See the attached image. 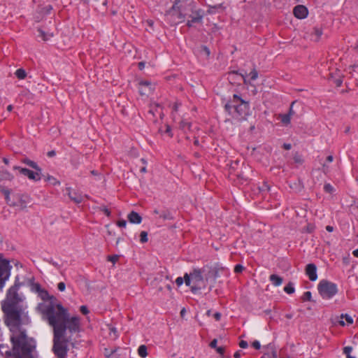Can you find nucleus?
<instances>
[{
    "mask_svg": "<svg viewBox=\"0 0 358 358\" xmlns=\"http://www.w3.org/2000/svg\"><path fill=\"white\" fill-rule=\"evenodd\" d=\"M48 300L50 303L42 313L53 329L52 351L57 358H66L69 346H76L73 336L80 331V318L78 316L70 317L67 310L61 303H55L56 298Z\"/></svg>",
    "mask_w": 358,
    "mask_h": 358,
    "instance_id": "nucleus-1",
    "label": "nucleus"
},
{
    "mask_svg": "<svg viewBox=\"0 0 358 358\" xmlns=\"http://www.w3.org/2000/svg\"><path fill=\"white\" fill-rule=\"evenodd\" d=\"M22 315L17 321L10 320L3 315L4 323L12 333L10 337L12 349L6 350V355L13 358H36L34 352L36 350V342L34 338L27 335L25 329L21 328L23 325L30 324L31 320L28 313Z\"/></svg>",
    "mask_w": 358,
    "mask_h": 358,
    "instance_id": "nucleus-2",
    "label": "nucleus"
},
{
    "mask_svg": "<svg viewBox=\"0 0 358 358\" xmlns=\"http://www.w3.org/2000/svg\"><path fill=\"white\" fill-rule=\"evenodd\" d=\"M22 285V283L20 282V278L17 275L14 285L8 289L5 299L1 303L3 315L8 316L10 320L18 321L23 313H28L26 310L27 306L21 304L22 298L18 294Z\"/></svg>",
    "mask_w": 358,
    "mask_h": 358,
    "instance_id": "nucleus-3",
    "label": "nucleus"
},
{
    "mask_svg": "<svg viewBox=\"0 0 358 358\" xmlns=\"http://www.w3.org/2000/svg\"><path fill=\"white\" fill-rule=\"evenodd\" d=\"M318 292L323 299H329L338 292L337 285L327 280H322L317 285Z\"/></svg>",
    "mask_w": 358,
    "mask_h": 358,
    "instance_id": "nucleus-4",
    "label": "nucleus"
},
{
    "mask_svg": "<svg viewBox=\"0 0 358 358\" xmlns=\"http://www.w3.org/2000/svg\"><path fill=\"white\" fill-rule=\"evenodd\" d=\"M204 271V269L194 268L189 273L193 282V285L191 286V292L194 294H197L202 287L204 288L206 287L202 275V273Z\"/></svg>",
    "mask_w": 358,
    "mask_h": 358,
    "instance_id": "nucleus-5",
    "label": "nucleus"
},
{
    "mask_svg": "<svg viewBox=\"0 0 358 358\" xmlns=\"http://www.w3.org/2000/svg\"><path fill=\"white\" fill-rule=\"evenodd\" d=\"M11 268L10 261L0 256V291L3 290L6 282L9 279Z\"/></svg>",
    "mask_w": 358,
    "mask_h": 358,
    "instance_id": "nucleus-6",
    "label": "nucleus"
},
{
    "mask_svg": "<svg viewBox=\"0 0 358 358\" xmlns=\"http://www.w3.org/2000/svg\"><path fill=\"white\" fill-rule=\"evenodd\" d=\"M233 102H234V112L238 116L243 117L249 114L250 104L248 102L244 101L237 94H234Z\"/></svg>",
    "mask_w": 358,
    "mask_h": 358,
    "instance_id": "nucleus-7",
    "label": "nucleus"
},
{
    "mask_svg": "<svg viewBox=\"0 0 358 358\" xmlns=\"http://www.w3.org/2000/svg\"><path fill=\"white\" fill-rule=\"evenodd\" d=\"M13 169L18 170L21 174L27 176L28 178L30 180L38 181L41 179V172L40 173L39 171H36V172H34L33 171H31L27 168H22L18 166H13Z\"/></svg>",
    "mask_w": 358,
    "mask_h": 358,
    "instance_id": "nucleus-8",
    "label": "nucleus"
},
{
    "mask_svg": "<svg viewBox=\"0 0 358 358\" xmlns=\"http://www.w3.org/2000/svg\"><path fill=\"white\" fill-rule=\"evenodd\" d=\"M138 92L141 96H148L154 90L152 83L148 80L141 81L139 83Z\"/></svg>",
    "mask_w": 358,
    "mask_h": 358,
    "instance_id": "nucleus-9",
    "label": "nucleus"
},
{
    "mask_svg": "<svg viewBox=\"0 0 358 358\" xmlns=\"http://www.w3.org/2000/svg\"><path fill=\"white\" fill-rule=\"evenodd\" d=\"M294 15L298 19H304L308 14V8L303 5H297L294 8Z\"/></svg>",
    "mask_w": 358,
    "mask_h": 358,
    "instance_id": "nucleus-10",
    "label": "nucleus"
},
{
    "mask_svg": "<svg viewBox=\"0 0 358 358\" xmlns=\"http://www.w3.org/2000/svg\"><path fill=\"white\" fill-rule=\"evenodd\" d=\"M305 271L310 280L315 281L317 279V266L315 264L310 263L307 264Z\"/></svg>",
    "mask_w": 358,
    "mask_h": 358,
    "instance_id": "nucleus-11",
    "label": "nucleus"
},
{
    "mask_svg": "<svg viewBox=\"0 0 358 358\" xmlns=\"http://www.w3.org/2000/svg\"><path fill=\"white\" fill-rule=\"evenodd\" d=\"M66 192L70 199L76 203H80L83 201V196L77 191L71 189V187H67Z\"/></svg>",
    "mask_w": 358,
    "mask_h": 358,
    "instance_id": "nucleus-12",
    "label": "nucleus"
},
{
    "mask_svg": "<svg viewBox=\"0 0 358 358\" xmlns=\"http://www.w3.org/2000/svg\"><path fill=\"white\" fill-rule=\"evenodd\" d=\"M17 201L10 204L13 206H19L22 210L27 207V204L29 202V198L27 195H17Z\"/></svg>",
    "mask_w": 358,
    "mask_h": 358,
    "instance_id": "nucleus-13",
    "label": "nucleus"
},
{
    "mask_svg": "<svg viewBox=\"0 0 358 358\" xmlns=\"http://www.w3.org/2000/svg\"><path fill=\"white\" fill-rule=\"evenodd\" d=\"M236 77L238 78L239 80H243L244 84L248 83V81L244 75H243L241 73H238L237 71H235L229 73L228 80L231 83H232V82L236 83Z\"/></svg>",
    "mask_w": 358,
    "mask_h": 358,
    "instance_id": "nucleus-14",
    "label": "nucleus"
},
{
    "mask_svg": "<svg viewBox=\"0 0 358 358\" xmlns=\"http://www.w3.org/2000/svg\"><path fill=\"white\" fill-rule=\"evenodd\" d=\"M128 220L132 224H140L142 222V217L136 211L132 210L127 215Z\"/></svg>",
    "mask_w": 358,
    "mask_h": 358,
    "instance_id": "nucleus-15",
    "label": "nucleus"
},
{
    "mask_svg": "<svg viewBox=\"0 0 358 358\" xmlns=\"http://www.w3.org/2000/svg\"><path fill=\"white\" fill-rule=\"evenodd\" d=\"M160 218L163 220H174L173 213L170 209L163 208L160 213Z\"/></svg>",
    "mask_w": 358,
    "mask_h": 358,
    "instance_id": "nucleus-16",
    "label": "nucleus"
},
{
    "mask_svg": "<svg viewBox=\"0 0 358 358\" xmlns=\"http://www.w3.org/2000/svg\"><path fill=\"white\" fill-rule=\"evenodd\" d=\"M21 162L27 164L29 167L35 169L36 171H39L40 173L42 171V169L38 166V164L35 162L28 158H23L21 159Z\"/></svg>",
    "mask_w": 358,
    "mask_h": 358,
    "instance_id": "nucleus-17",
    "label": "nucleus"
},
{
    "mask_svg": "<svg viewBox=\"0 0 358 358\" xmlns=\"http://www.w3.org/2000/svg\"><path fill=\"white\" fill-rule=\"evenodd\" d=\"M191 20H188L187 22V25L189 27H191L192 26L193 23H199L201 22L203 18V15L200 14L199 12H196V15L194 16H190Z\"/></svg>",
    "mask_w": 358,
    "mask_h": 358,
    "instance_id": "nucleus-18",
    "label": "nucleus"
},
{
    "mask_svg": "<svg viewBox=\"0 0 358 358\" xmlns=\"http://www.w3.org/2000/svg\"><path fill=\"white\" fill-rule=\"evenodd\" d=\"M269 280L274 286H279L282 284L283 279L276 274H272L269 276Z\"/></svg>",
    "mask_w": 358,
    "mask_h": 358,
    "instance_id": "nucleus-19",
    "label": "nucleus"
},
{
    "mask_svg": "<svg viewBox=\"0 0 358 358\" xmlns=\"http://www.w3.org/2000/svg\"><path fill=\"white\" fill-rule=\"evenodd\" d=\"M38 296L43 300V301H48V299H55V297L54 296H50L48 293V292L44 289H41L38 292Z\"/></svg>",
    "mask_w": 358,
    "mask_h": 358,
    "instance_id": "nucleus-20",
    "label": "nucleus"
},
{
    "mask_svg": "<svg viewBox=\"0 0 358 358\" xmlns=\"http://www.w3.org/2000/svg\"><path fill=\"white\" fill-rule=\"evenodd\" d=\"M290 187L294 189L296 192H301L303 189V185L301 180L299 179L297 182L290 185Z\"/></svg>",
    "mask_w": 358,
    "mask_h": 358,
    "instance_id": "nucleus-21",
    "label": "nucleus"
},
{
    "mask_svg": "<svg viewBox=\"0 0 358 358\" xmlns=\"http://www.w3.org/2000/svg\"><path fill=\"white\" fill-rule=\"evenodd\" d=\"M199 52L201 55H205L206 57L208 58L210 56V51L209 48L206 45H201L199 48Z\"/></svg>",
    "mask_w": 358,
    "mask_h": 358,
    "instance_id": "nucleus-22",
    "label": "nucleus"
},
{
    "mask_svg": "<svg viewBox=\"0 0 358 358\" xmlns=\"http://www.w3.org/2000/svg\"><path fill=\"white\" fill-rule=\"evenodd\" d=\"M38 31L39 32L38 36L41 37L43 41H48L50 37L53 36L52 34L46 33L43 30H42L41 28L38 29Z\"/></svg>",
    "mask_w": 358,
    "mask_h": 358,
    "instance_id": "nucleus-23",
    "label": "nucleus"
},
{
    "mask_svg": "<svg viewBox=\"0 0 358 358\" xmlns=\"http://www.w3.org/2000/svg\"><path fill=\"white\" fill-rule=\"evenodd\" d=\"M15 75L16 76V77L20 79V80H22V79H24L27 76V73L25 71L24 69H18L15 73Z\"/></svg>",
    "mask_w": 358,
    "mask_h": 358,
    "instance_id": "nucleus-24",
    "label": "nucleus"
},
{
    "mask_svg": "<svg viewBox=\"0 0 358 358\" xmlns=\"http://www.w3.org/2000/svg\"><path fill=\"white\" fill-rule=\"evenodd\" d=\"M147 347L145 345H141L138 349V355L145 358L148 355Z\"/></svg>",
    "mask_w": 358,
    "mask_h": 358,
    "instance_id": "nucleus-25",
    "label": "nucleus"
},
{
    "mask_svg": "<svg viewBox=\"0 0 358 358\" xmlns=\"http://www.w3.org/2000/svg\"><path fill=\"white\" fill-rule=\"evenodd\" d=\"M284 291L289 294H293L295 292L294 284L289 282L285 287Z\"/></svg>",
    "mask_w": 358,
    "mask_h": 358,
    "instance_id": "nucleus-26",
    "label": "nucleus"
},
{
    "mask_svg": "<svg viewBox=\"0 0 358 358\" xmlns=\"http://www.w3.org/2000/svg\"><path fill=\"white\" fill-rule=\"evenodd\" d=\"M224 109L229 115L232 114L231 109H234V102H233V100L225 104Z\"/></svg>",
    "mask_w": 358,
    "mask_h": 358,
    "instance_id": "nucleus-27",
    "label": "nucleus"
},
{
    "mask_svg": "<svg viewBox=\"0 0 358 358\" xmlns=\"http://www.w3.org/2000/svg\"><path fill=\"white\" fill-rule=\"evenodd\" d=\"M301 300L303 301H314L312 299V294H311V292L310 291H307V292L303 293V296H301Z\"/></svg>",
    "mask_w": 358,
    "mask_h": 358,
    "instance_id": "nucleus-28",
    "label": "nucleus"
},
{
    "mask_svg": "<svg viewBox=\"0 0 358 358\" xmlns=\"http://www.w3.org/2000/svg\"><path fill=\"white\" fill-rule=\"evenodd\" d=\"M280 117H281V122L284 124L287 125L290 123L291 117L289 116V115H287V114L280 115Z\"/></svg>",
    "mask_w": 358,
    "mask_h": 358,
    "instance_id": "nucleus-29",
    "label": "nucleus"
},
{
    "mask_svg": "<svg viewBox=\"0 0 358 358\" xmlns=\"http://www.w3.org/2000/svg\"><path fill=\"white\" fill-rule=\"evenodd\" d=\"M352 350V348L351 346H347L343 348V353L346 355L347 358H356L350 355Z\"/></svg>",
    "mask_w": 358,
    "mask_h": 358,
    "instance_id": "nucleus-30",
    "label": "nucleus"
},
{
    "mask_svg": "<svg viewBox=\"0 0 358 358\" xmlns=\"http://www.w3.org/2000/svg\"><path fill=\"white\" fill-rule=\"evenodd\" d=\"M183 278H184L185 285L187 286H189L191 287V283L192 282V280L191 279L190 273H185Z\"/></svg>",
    "mask_w": 358,
    "mask_h": 358,
    "instance_id": "nucleus-31",
    "label": "nucleus"
},
{
    "mask_svg": "<svg viewBox=\"0 0 358 358\" xmlns=\"http://www.w3.org/2000/svg\"><path fill=\"white\" fill-rule=\"evenodd\" d=\"M148 233L145 231H143L140 234V241L142 243H145L148 242Z\"/></svg>",
    "mask_w": 358,
    "mask_h": 358,
    "instance_id": "nucleus-32",
    "label": "nucleus"
},
{
    "mask_svg": "<svg viewBox=\"0 0 358 358\" xmlns=\"http://www.w3.org/2000/svg\"><path fill=\"white\" fill-rule=\"evenodd\" d=\"M3 348H7V346L0 344V358H13V357H7L6 355V351H3Z\"/></svg>",
    "mask_w": 358,
    "mask_h": 358,
    "instance_id": "nucleus-33",
    "label": "nucleus"
},
{
    "mask_svg": "<svg viewBox=\"0 0 358 358\" xmlns=\"http://www.w3.org/2000/svg\"><path fill=\"white\" fill-rule=\"evenodd\" d=\"M324 189L326 192L329 193V194H331L334 192V187L329 183H326L324 185Z\"/></svg>",
    "mask_w": 358,
    "mask_h": 358,
    "instance_id": "nucleus-34",
    "label": "nucleus"
},
{
    "mask_svg": "<svg viewBox=\"0 0 358 358\" xmlns=\"http://www.w3.org/2000/svg\"><path fill=\"white\" fill-rule=\"evenodd\" d=\"M42 289L39 283L31 282V290L36 292H38Z\"/></svg>",
    "mask_w": 358,
    "mask_h": 358,
    "instance_id": "nucleus-35",
    "label": "nucleus"
},
{
    "mask_svg": "<svg viewBox=\"0 0 358 358\" xmlns=\"http://www.w3.org/2000/svg\"><path fill=\"white\" fill-rule=\"evenodd\" d=\"M106 356L107 358H118V356L116 354V350H111L110 353L107 352V349H106Z\"/></svg>",
    "mask_w": 358,
    "mask_h": 358,
    "instance_id": "nucleus-36",
    "label": "nucleus"
},
{
    "mask_svg": "<svg viewBox=\"0 0 358 358\" xmlns=\"http://www.w3.org/2000/svg\"><path fill=\"white\" fill-rule=\"evenodd\" d=\"M259 189L260 192L269 191L270 186L268 185V184L266 182H264L262 183V186H260L259 187Z\"/></svg>",
    "mask_w": 358,
    "mask_h": 358,
    "instance_id": "nucleus-37",
    "label": "nucleus"
},
{
    "mask_svg": "<svg viewBox=\"0 0 358 358\" xmlns=\"http://www.w3.org/2000/svg\"><path fill=\"white\" fill-rule=\"evenodd\" d=\"M45 180L51 182L53 185L59 184V182L57 180V179L55 178L53 176H48Z\"/></svg>",
    "mask_w": 358,
    "mask_h": 358,
    "instance_id": "nucleus-38",
    "label": "nucleus"
},
{
    "mask_svg": "<svg viewBox=\"0 0 358 358\" xmlns=\"http://www.w3.org/2000/svg\"><path fill=\"white\" fill-rule=\"evenodd\" d=\"M250 79L252 80H255L258 77L257 71L254 68L250 73Z\"/></svg>",
    "mask_w": 358,
    "mask_h": 358,
    "instance_id": "nucleus-39",
    "label": "nucleus"
},
{
    "mask_svg": "<svg viewBox=\"0 0 358 358\" xmlns=\"http://www.w3.org/2000/svg\"><path fill=\"white\" fill-rule=\"evenodd\" d=\"M341 318H345L346 322L348 323V324H352L353 323V319L351 316H350L348 314H342L341 315Z\"/></svg>",
    "mask_w": 358,
    "mask_h": 358,
    "instance_id": "nucleus-40",
    "label": "nucleus"
},
{
    "mask_svg": "<svg viewBox=\"0 0 358 358\" xmlns=\"http://www.w3.org/2000/svg\"><path fill=\"white\" fill-rule=\"evenodd\" d=\"M119 259V255H109L107 257V260L113 262L115 264Z\"/></svg>",
    "mask_w": 358,
    "mask_h": 358,
    "instance_id": "nucleus-41",
    "label": "nucleus"
},
{
    "mask_svg": "<svg viewBox=\"0 0 358 358\" xmlns=\"http://www.w3.org/2000/svg\"><path fill=\"white\" fill-rule=\"evenodd\" d=\"M313 32L317 36V40L322 36V30L321 28L319 27H315L313 29Z\"/></svg>",
    "mask_w": 358,
    "mask_h": 358,
    "instance_id": "nucleus-42",
    "label": "nucleus"
},
{
    "mask_svg": "<svg viewBox=\"0 0 358 358\" xmlns=\"http://www.w3.org/2000/svg\"><path fill=\"white\" fill-rule=\"evenodd\" d=\"M296 103H297L296 101H294L292 102V103L290 105L289 113H287V115H289L290 117L295 114V111L294 110L293 108H294V104H296Z\"/></svg>",
    "mask_w": 358,
    "mask_h": 358,
    "instance_id": "nucleus-43",
    "label": "nucleus"
},
{
    "mask_svg": "<svg viewBox=\"0 0 358 358\" xmlns=\"http://www.w3.org/2000/svg\"><path fill=\"white\" fill-rule=\"evenodd\" d=\"M100 210L101 211H103L104 213V214L107 216V217H110V210L106 208V206H101L100 207Z\"/></svg>",
    "mask_w": 358,
    "mask_h": 358,
    "instance_id": "nucleus-44",
    "label": "nucleus"
},
{
    "mask_svg": "<svg viewBox=\"0 0 358 358\" xmlns=\"http://www.w3.org/2000/svg\"><path fill=\"white\" fill-rule=\"evenodd\" d=\"M322 171L325 175L329 172V167L326 163L322 164Z\"/></svg>",
    "mask_w": 358,
    "mask_h": 358,
    "instance_id": "nucleus-45",
    "label": "nucleus"
},
{
    "mask_svg": "<svg viewBox=\"0 0 358 358\" xmlns=\"http://www.w3.org/2000/svg\"><path fill=\"white\" fill-rule=\"evenodd\" d=\"M243 268H243V266L242 265L237 264V265L235 266L234 272L237 273H241L243 271Z\"/></svg>",
    "mask_w": 358,
    "mask_h": 358,
    "instance_id": "nucleus-46",
    "label": "nucleus"
},
{
    "mask_svg": "<svg viewBox=\"0 0 358 358\" xmlns=\"http://www.w3.org/2000/svg\"><path fill=\"white\" fill-rule=\"evenodd\" d=\"M117 225L120 227H125L127 226V221L125 220H120L117 222Z\"/></svg>",
    "mask_w": 358,
    "mask_h": 358,
    "instance_id": "nucleus-47",
    "label": "nucleus"
},
{
    "mask_svg": "<svg viewBox=\"0 0 358 358\" xmlns=\"http://www.w3.org/2000/svg\"><path fill=\"white\" fill-rule=\"evenodd\" d=\"M2 192L3 194H4L5 196V199L7 201H8L9 200V198H10V190L9 189H3L2 190Z\"/></svg>",
    "mask_w": 358,
    "mask_h": 358,
    "instance_id": "nucleus-48",
    "label": "nucleus"
},
{
    "mask_svg": "<svg viewBox=\"0 0 358 358\" xmlns=\"http://www.w3.org/2000/svg\"><path fill=\"white\" fill-rule=\"evenodd\" d=\"M57 288L60 292H64L66 289L65 283L63 282H59L57 285Z\"/></svg>",
    "mask_w": 358,
    "mask_h": 358,
    "instance_id": "nucleus-49",
    "label": "nucleus"
},
{
    "mask_svg": "<svg viewBox=\"0 0 358 358\" xmlns=\"http://www.w3.org/2000/svg\"><path fill=\"white\" fill-rule=\"evenodd\" d=\"M80 310L83 315H87L89 313V310L86 306H81Z\"/></svg>",
    "mask_w": 358,
    "mask_h": 358,
    "instance_id": "nucleus-50",
    "label": "nucleus"
},
{
    "mask_svg": "<svg viewBox=\"0 0 358 358\" xmlns=\"http://www.w3.org/2000/svg\"><path fill=\"white\" fill-rule=\"evenodd\" d=\"M184 282V278L182 277H178L176 280V285L180 287L181 286Z\"/></svg>",
    "mask_w": 358,
    "mask_h": 358,
    "instance_id": "nucleus-51",
    "label": "nucleus"
},
{
    "mask_svg": "<svg viewBox=\"0 0 358 358\" xmlns=\"http://www.w3.org/2000/svg\"><path fill=\"white\" fill-rule=\"evenodd\" d=\"M252 345L256 350H259L261 348L260 343L258 341H255L252 342Z\"/></svg>",
    "mask_w": 358,
    "mask_h": 358,
    "instance_id": "nucleus-52",
    "label": "nucleus"
},
{
    "mask_svg": "<svg viewBox=\"0 0 358 358\" xmlns=\"http://www.w3.org/2000/svg\"><path fill=\"white\" fill-rule=\"evenodd\" d=\"M239 346L241 348H247L248 346V343L247 341H243V340H241L240 342H239Z\"/></svg>",
    "mask_w": 358,
    "mask_h": 358,
    "instance_id": "nucleus-53",
    "label": "nucleus"
},
{
    "mask_svg": "<svg viewBox=\"0 0 358 358\" xmlns=\"http://www.w3.org/2000/svg\"><path fill=\"white\" fill-rule=\"evenodd\" d=\"M216 351L217 353H219L220 355L223 356L224 353L225 352V349L223 347H217L216 348Z\"/></svg>",
    "mask_w": 358,
    "mask_h": 358,
    "instance_id": "nucleus-54",
    "label": "nucleus"
},
{
    "mask_svg": "<svg viewBox=\"0 0 358 358\" xmlns=\"http://www.w3.org/2000/svg\"><path fill=\"white\" fill-rule=\"evenodd\" d=\"M210 273H213V278H216L218 277V271L216 268H213L210 270Z\"/></svg>",
    "mask_w": 358,
    "mask_h": 358,
    "instance_id": "nucleus-55",
    "label": "nucleus"
},
{
    "mask_svg": "<svg viewBox=\"0 0 358 358\" xmlns=\"http://www.w3.org/2000/svg\"><path fill=\"white\" fill-rule=\"evenodd\" d=\"M185 16H186V14H183L181 10L179 11V13L178 14V18L179 20H180V22L183 21L185 18Z\"/></svg>",
    "mask_w": 358,
    "mask_h": 358,
    "instance_id": "nucleus-56",
    "label": "nucleus"
},
{
    "mask_svg": "<svg viewBox=\"0 0 358 358\" xmlns=\"http://www.w3.org/2000/svg\"><path fill=\"white\" fill-rule=\"evenodd\" d=\"M217 339H213L210 343V347L212 348H215L216 349L217 347Z\"/></svg>",
    "mask_w": 358,
    "mask_h": 358,
    "instance_id": "nucleus-57",
    "label": "nucleus"
},
{
    "mask_svg": "<svg viewBox=\"0 0 358 358\" xmlns=\"http://www.w3.org/2000/svg\"><path fill=\"white\" fill-rule=\"evenodd\" d=\"M237 176L242 180L247 181L248 180V178L243 173H239Z\"/></svg>",
    "mask_w": 358,
    "mask_h": 358,
    "instance_id": "nucleus-58",
    "label": "nucleus"
},
{
    "mask_svg": "<svg viewBox=\"0 0 358 358\" xmlns=\"http://www.w3.org/2000/svg\"><path fill=\"white\" fill-rule=\"evenodd\" d=\"M213 317L216 321H220L221 318V313L219 312L215 313V314H213Z\"/></svg>",
    "mask_w": 358,
    "mask_h": 358,
    "instance_id": "nucleus-59",
    "label": "nucleus"
},
{
    "mask_svg": "<svg viewBox=\"0 0 358 358\" xmlns=\"http://www.w3.org/2000/svg\"><path fill=\"white\" fill-rule=\"evenodd\" d=\"M334 83L336 84V85L337 87H340L341 86L342 83H343V80L340 78L338 79H336L335 81H334Z\"/></svg>",
    "mask_w": 358,
    "mask_h": 358,
    "instance_id": "nucleus-60",
    "label": "nucleus"
},
{
    "mask_svg": "<svg viewBox=\"0 0 358 358\" xmlns=\"http://www.w3.org/2000/svg\"><path fill=\"white\" fill-rule=\"evenodd\" d=\"M282 148L286 150H289L292 148V145L289 143H284Z\"/></svg>",
    "mask_w": 358,
    "mask_h": 358,
    "instance_id": "nucleus-61",
    "label": "nucleus"
},
{
    "mask_svg": "<svg viewBox=\"0 0 358 358\" xmlns=\"http://www.w3.org/2000/svg\"><path fill=\"white\" fill-rule=\"evenodd\" d=\"M145 63L144 62H141L138 64V69L140 70H143L145 67Z\"/></svg>",
    "mask_w": 358,
    "mask_h": 358,
    "instance_id": "nucleus-62",
    "label": "nucleus"
},
{
    "mask_svg": "<svg viewBox=\"0 0 358 358\" xmlns=\"http://www.w3.org/2000/svg\"><path fill=\"white\" fill-rule=\"evenodd\" d=\"M56 155V152L55 150H50L49 152H48L47 153V155L49 157H54L55 155Z\"/></svg>",
    "mask_w": 358,
    "mask_h": 358,
    "instance_id": "nucleus-63",
    "label": "nucleus"
},
{
    "mask_svg": "<svg viewBox=\"0 0 358 358\" xmlns=\"http://www.w3.org/2000/svg\"><path fill=\"white\" fill-rule=\"evenodd\" d=\"M241 356V350L236 351L234 353V358H240Z\"/></svg>",
    "mask_w": 358,
    "mask_h": 358,
    "instance_id": "nucleus-64",
    "label": "nucleus"
}]
</instances>
